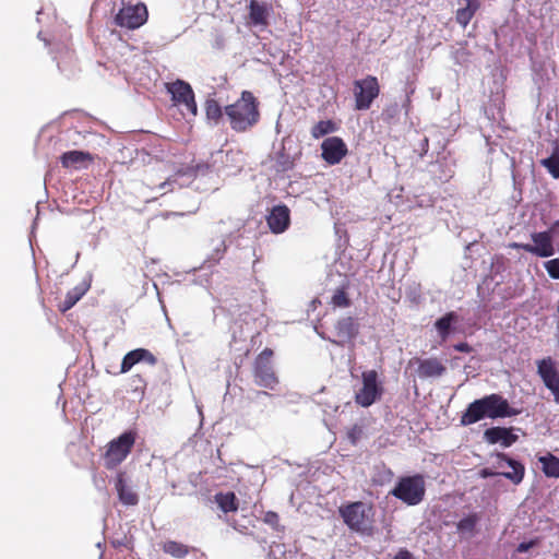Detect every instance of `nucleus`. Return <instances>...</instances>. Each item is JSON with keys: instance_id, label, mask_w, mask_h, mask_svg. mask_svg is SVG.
I'll list each match as a JSON object with an SVG mask.
<instances>
[{"instance_id": "4468645a", "label": "nucleus", "mask_w": 559, "mask_h": 559, "mask_svg": "<svg viewBox=\"0 0 559 559\" xmlns=\"http://www.w3.org/2000/svg\"><path fill=\"white\" fill-rule=\"evenodd\" d=\"M348 154V147L340 136H330L321 143V157L329 165H336Z\"/></svg>"}, {"instance_id": "6e6552de", "label": "nucleus", "mask_w": 559, "mask_h": 559, "mask_svg": "<svg viewBox=\"0 0 559 559\" xmlns=\"http://www.w3.org/2000/svg\"><path fill=\"white\" fill-rule=\"evenodd\" d=\"M380 94L379 81L373 75L354 82V97L356 110H368Z\"/></svg>"}, {"instance_id": "b1692460", "label": "nucleus", "mask_w": 559, "mask_h": 559, "mask_svg": "<svg viewBox=\"0 0 559 559\" xmlns=\"http://www.w3.org/2000/svg\"><path fill=\"white\" fill-rule=\"evenodd\" d=\"M87 290L88 286L85 283L76 285L67 293L64 300L58 305V309L63 313L70 310Z\"/></svg>"}, {"instance_id": "2eb2a0df", "label": "nucleus", "mask_w": 559, "mask_h": 559, "mask_svg": "<svg viewBox=\"0 0 559 559\" xmlns=\"http://www.w3.org/2000/svg\"><path fill=\"white\" fill-rule=\"evenodd\" d=\"M537 373L545 386L552 393L554 401L559 404V372L551 357L544 358L537 362Z\"/></svg>"}, {"instance_id": "39448f33", "label": "nucleus", "mask_w": 559, "mask_h": 559, "mask_svg": "<svg viewBox=\"0 0 559 559\" xmlns=\"http://www.w3.org/2000/svg\"><path fill=\"white\" fill-rule=\"evenodd\" d=\"M136 437L138 433L135 430H128L112 439L107 444V449L104 454L106 468H116L128 457L135 444Z\"/></svg>"}, {"instance_id": "c9c22d12", "label": "nucleus", "mask_w": 559, "mask_h": 559, "mask_svg": "<svg viewBox=\"0 0 559 559\" xmlns=\"http://www.w3.org/2000/svg\"><path fill=\"white\" fill-rule=\"evenodd\" d=\"M544 266L551 278L559 280V259L549 260Z\"/></svg>"}, {"instance_id": "f257e3e1", "label": "nucleus", "mask_w": 559, "mask_h": 559, "mask_svg": "<svg viewBox=\"0 0 559 559\" xmlns=\"http://www.w3.org/2000/svg\"><path fill=\"white\" fill-rule=\"evenodd\" d=\"M224 114L230 129L237 133H243L259 123L260 102L252 92L242 91L238 99L224 107Z\"/></svg>"}, {"instance_id": "f03ea898", "label": "nucleus", "mask_w": 559, "mask_h": 559, "mask_svg": "<svg viewBox=\"0 0 559 559\" xmlns=\"http://www.w3.org/2000/svg\"><path fill=\"white\" fill-rule=\"evenodd\" d=\"M518 414L519 411L512 408L507 399L500 394L492 393L468 404L460 418V423L462 426H469L484 418H504Z\"/></svg>"}, {"instance_id": "72a5a7b5", "label": "nucleus", "mask_w": 559, "mask_h": 559, "mask_svg": "<svg viewBox=\"0 0 559 559\" xmlns=\"http://www.w3.org/2000/svg\"><path fill=\"white\" fill-rule=\"evenodd\" d=\"M176 180H170L169 178L164 179L163 181L156 183L155 180L152 178V176L145 177V182L147 187L151 189L158 188L159 190H163L162 194L169 192L173 190V183Z\"/></svg>"}, {"instance_id": "a211bd4d", "label": "nucleus", "mask_w": 559, "mask_h": 559, "mask_svg": "<svg viewBox=\"0 0 559 559\" xmlns=\"http://www.w3.org/2000/svg\"><path fill=\"white\" fill-rule=\"evenodd\" d=\"M485 440L490 444L501 443L504 448L511 447L516 442L518 436L512 430L504 427H491L484 432Z\"/></svg>"}, {"instance_id": "a878e982", "label": "nucleus", "mask_w": 559, "mask_h": 559, "mask_svg": "<svg viewBox=\"0 0 559 559\" xmlns=\"http://www.w3.org/2000/svg\"><path fill=\"white\" fill-rule=\"evenodd\" d=\"M456 321V313L454 311H450L435 322V328L442 342H445L448 340V337L451 334L452 323Z\"/></svg>"}, {"instance_id": "9d476101", "label": "nucleus", "mask_w": 559, "mask_h": 559, "mask_svg": "<svg viewBox=\"0 0 559 559\" xmlns=\"http://www.w3.org/2000/svg\"><path fill=\"white\" fill-rule=\"evenodd\" d=\"M497 463L495 464V467L501 468L503 466V463H506L509 467H511V472H495L490 468H481L478 473V475L481 478H488L492 476H503L504 478L509 479L512 484L519 485L522 483L524 475H525V467L524 465L508 456L506 453L498 452L496 453Z\"/></svg>"}, {"instance_id": "c85d7f7f", "label": "nucleus", "mask_w": 559, "mask_h": 559, "mask_svg": "<svg viewBox=\"0 0 559 559\" xmlns=\"http://www.w3.org/2000/svg\"><path fill=\"white\" fill-rule=\"evenodd\" d=\"M204 110L206 119L212 121L214 124H218L223 118V115H225L224 109L214 98H207L205 100Z\"/></svg>"}, {"instance_id": "1a4fd4ad", "label": "nucleus", "mask_w": 559, "mask_h": 559, "mask_svg": "<svg viewBox=\"0 0 559 559\" xmlns=\"http://www.w3.org/2000/svg\"><path fill=\"white\" fill-rule=\"evenodd\" d=\"M147 17L148 12L144 3L132 4L122 2L121 9L115 16V23L123 28L136 29L146 23Z\"/></svg>"}, {"instance_id": "f704fd0d", "label": "nucleus", "mask_w": 559, "mask_h": 559, "mask_svg": "<svg viewBox=\"0 0 559 559\" xmlns=\"http://www.w3.org/2000/svg\"><path fill=\"white\" fill-rule=\"evenodd\" d=\"M399 112H400L399 105L396 103H393V104L386 106L382 110L381 118L384 122L391 123V121L394 120L399 116Z\"/></svg>"}, {"instance_id": "7c9ffc66", "label": "nucleus", "mask_w": 559, "mask_h": 559, "mask_svg": "<svg viewBox=\"0 0 559 559\" xmlns=\"http://www.w3.org/2000/svg\"><path fill=\"white\" fill-rule=\"evenodd\" d=\"M478 10V5L466 4L464 8L457 9L455 13V21L461 26L466 27Z\"/></svg>"}, {"instance_id": "ddd939ff", "label": "nucleus", "mask_w": 559, "mask_h": 559, "mask_svg": "<svg viewBox=\"0 0 559 559\" xmlns=\"http://www.w3.org/2000/svg\"><path fill=\"white\" fill-rule=\"evenodd\" d=\"M416 366V374L419 379L441 378L447 372V367L438 357H413L408 360V367Z\"/></svg>"}, {"instance_id": "a19ab883", "label": "nucleus", "mask_w": 559, "mask_h": 559, "mask_svg": "<svg viewBox=\"0 0 559 559\" xmlns=\"http://www.w3.org/2000/svg\"><path fill=\"white\" fill-rule=\"evenodd\" d=\"M453 348L461 353H471L473 348L466 342L457 343L453 346Z\"/></svg>"}, {"instance_id": "a18cd8bd", "label": "nucleus", "mask_w": 559, "mask_h": 559, "mask_svg": "<svg viewBox=\"0 0 559 559\" xmlns=\"http://www.w3.org/2000/svg\"><path fill=\"white\" fill-rule=\"evenodd\" d=\"M134 385H135V390L141 389V384H139L138 382H134Z\"/></svg>"}, {"instance_id": "4c0bfd02", "label": "nucleus", "mask_w": 559, "mask_h": 559, "mask_svg": "<svg viewBox=\"0 0 559 559\" xmlns=\"http://www.w3.org/2000/svg\"><path fill=\"white\" fill-rule=\"evenodd\" d=\"M264 523L269 524L273 528L277 530L280 526V516L274 511H267L263 518Z\"/></svg>"}, {"instance_id": "393cba45", "label": "nucleus", "mask_w": 559, "mask_h": 559, "mask_svg": "<svg viewBox=\"0 0 559 559\" xmlns=\"http://www.w3.org/2000/svg\"><path fill=\"white\" fill-rule=\"evenodd\" d=\"M162 550L176 558V559H183L186 558L194 548L189 547L188 545H185L180 542L176 540H166L162 545Z\"/></svg>"}, {"instance_id": "f3484780", "label": "nucleus", "mask_w": 559, "mask_h": 559, "mask_svg": "<svg viewBox=\"0 0 559 559\" xmlns=\"http://www.w3.org/2000/svg\"><path fill=\"white\" fill-rule=\"evenodd\" d=\"M141 361H144L151 366H154L157 362V358L148 349H145V348L133 349V350L127 353L124 355V357L122 358L120 372L121 373L128 372L129 370H131V368L134 365H136Z\"/></svg>"}, {"instance_id": "2f4dec72", "label": "nucleus", "mask_w": 559, "mask_h": 559, "mask_svg": "<svg viewBox=\"0 0 559 559\" xmlns=\"http://www.w3.org/2000/svg\"><path fill=\"white\" fill-rule=\"evenodd\" d=\"M479 521V516L477 513L468 514L467 516L461 519L457 524L456 528L460 533L464 534H473L476 530V525Z\"/></svg>"}, {"instance_id": "ea45409f", "label": "nucleus", "mask_w": 559, "mask_h": 559, "mask_svg": "<svg viewBox=\"0 0 559 559\" xmlns=\"http://www.w3.org/2000/svg\"><path fill=\"white\" fill-rule=\"evenodd\" d=\"M394 559H415L413 554L406 548H401L394 556Z\"/></svg>"}, {"instance_id": "e433bc0d", "label": "nucleus", "mask_w": 559, "mask_h": 559, "mask_svg": "<svg viewBox=\"0 0 559 559\" xmlns=\"http://www.w3.org/2000/svg\"><path fill=\"white\" fill-rule=\"evenodd\" d=\"M362 436V428L359 425H354L347 430V439L355 445Z\"/></svg>"}, {"instance_id": "c756f323", "label": "nucleus", "mask_w": 559, "mask_h": 559, "mask_svg": "<svg viewBox=\"0 0 559 559\" xmlns=\"http://www.w3.org/2000/svg\"><path fill=\"white\" fill-rule=\"evenodd\" d=\"M543 466V472L547 477L559 478V457L548 453L539 457Z\"/></svg>"}, {"instance_id": "0eeeda50", "label": "nucleus", "mask_w": 559, "mask_h": 559, "mask_svg": "<svg viewBox=\"0 0 559 559\" xmlns=\"http://www.w3.org/2000/svg\"><path fill=\"white\" fill-rule=\"evenodd\" d=\"M273 355V350L266 347L255 357L253 362V378L255 384L270 390H274L278 383L272 364Z\"/></svg>"}, {"instance_id": "79ce46f5", "label": "nucleus", "mask_w": 559, "mask_h": 559, "mask_svg": "<svg viewBox=\"0 0 559 559\" xmlns=\"http://www.w3.org/2000/svg\"><path fill=\"white\" fill-rule=\"evenodd\" d=\"M132 382H138L139 384H141V391L143 392L145 383H144L143 378L140 374L133 376L132 377Z\"/></svg>"}, {"instance_id": "473e14b6", "label": "nucleus", "mask_w": 559, "mask_h": 559, "mask_svg": "<svg viewBox=\"0 0 559 559\" xmlns=\"http://www.w3.org/2000/svg\"><path fill=\"white\" fill-rule=\"evenodd\" d=\"M334 307L347 308L350 306V299L345 290V288H337L332 296L331 300Z\"/></svg>"}, {"instance_id": "cd10ccee", "label": "nucleus", "mask_w": 559, "mask_h": 559, "mask_svg": "<svg viewBox=\"0 0 559 559\" xmlns=\"http://www.w3.org/2000/svg\"><path fill=\"white\" fill-rule=\"evenodd\" d=\"M338 130V126L333 120H320L310 130L311 136L316 140L323 138L328 134L334 133Z\"/></svg>"}, {"instance_id": "aec40b11", "label": "nucleus", "mask_w": 559, "mask_h": 559, "mask_svg": "<svg viewBox=\"0 0 559 559\" xmlns=\"http://www.w3.org/2000/svg\"><path fill=\"white\" fill-rule=\"evenodd\" d=\"M116 490L121 503L126 506H135L139 502V496L127 485L124 473H118L115 483Z\"/></svg>"}, {"instance_id": "58836bf2", "label": "nucleus", "mask_w": 559, "mask_h": 559, "mask_svg": "<svg viewBox=\"0 0 559 559\" xmlns=\"http://www.w3.org/2000/svg\"><path fill=\"white\" fill-rule=\"evenodd\" d=\"M536 545V540L523 542L520 543L516 547V552L523 554L528 551L532 547Z\"/></svg>"}, {"instance_id": "5701e85b", "label": "nucleus", "mask_w": 559, "mask_h": 559, "mask_svg": "<svg viewBox=\"0 0 559 559\" xmlns=\"http://www.w3.org/2000/svg\"><path fill=\"white\" fill-rule=\"evenodd\" d=\"M214 502L224 514L234 513L239 508V500L233 491L215 493Z\"/></svg>"}, {"instance_id": "20e7f679", "label": "nucleus", "mask_w": 559, "mask_h": 559, "mask_svg": "<svg viewBox=\"0 0 559 559\" xmlns=\"http://www.w3.org/2000/svg\"><path fill=\"white\" fill-rule=\"evenodd\" d=\"M390 495L407 506L421 503L426 496L425 476L423 474H415L400 477Z\"/></svg>"}, {"instance_id": "dca6fc26", "label": "nucleus", "mask_w": 559, "mask_h": 559, "mask_svg": "<svg viewBox=\"0 0 559 559\" xmlns=\"http://www.w3.org/2000/svg\"><path fill=\"white\" fill-rule=\"evenodd\" d=\"M266 223L273 234L284 233L290 225V211L287 205L273 206L266 216Z\"/></svg>"}, {"instance_id": "423d86ee", "label": "nucleus", "mask_w": 559, "mask_h": 559, "mask_svg": "<svg viewBox=\"0 0 559 559\" xmlns=\"http://www.w3.org/2000/svg\"><path fill=\"white\" fill-rule=\"evenodd\" d=\"M384 393V386L379 380L377 370H366L361 372V386L355 392V403L364 408L370 407L380 401Z\"/></svg>"}, {"instance_id": "f8f14e48", "label": "nucleus", "mask_w": 559, "mask_h": 559, "mask_svg": "<svg viewBox=\"0 0 559 559\" xmlns=\"http://www.w3.org/2000/svg\"><path fill=\"white\" fill-rule=\"evenodd\" d=\"M533 245L511 242L510 248L522 249L540 258H548L555 254L552 238L548 231L532 234Z\"/></svg>"}, {"instance_id": "412c9836", "label": "nucleus", "mask_w": 559, "mask_h": 559, "mask_svg": "<svg viewBox=\"0 0 559 559\" xmlns=\"http://www.w3.org/2000/svg\"><path fill=\"white\" fill-rule=\"evenodd\" d=\"M335 333L340 342L350 341L358 334V324L352 317L342 318L335 324Z\"/></svg>"}, {"instance_id": "7ed1b4c3", "label": "nucleus", "mask_w": 559, "mask_h": 559, "mask_svg": "<svg viewBox=\"0 0 559 559\" xmlns=\"http://www.w3.org/2000/svg\"><path fill=\"white\" fill-rule=\"evenodd\" d=\"M338 514L347 528L362 537L376 533V510L371 502L352 501L338 508Z\"/></svg>"}, {"instance_id": "6ab92c4d", "label": "nucleus", "mask_w": 559, "mask_h": 559, "mask_svg": "<svg viewBox=\"0 0 559 559\" xmlns=\"http://www.w3.org/2000/svg\"><path fill=\"white\" fill-rule=\"evenodd\" d=\"M93 156L88 152L83 151H69L60 156V162L64 168H75L86 166L87 163L93 160Z\"/></svg>"}, {"instance_id": "c03bdc74", "label": "nucleus", "mask_w": 559, "mask_h": 559, "mask_svg": "<svg viewBox=\"0 0 559 559\" xmlns=\"http://www.w3.org/2000/svg\"><path fill=\"white\" fill-rule=\"evenodd\" d=\"M258 394H259V395H269V393H267V392H265V391L258 392Z\"/></svg>"}, {"instance_id": "bb28decb", "label": "nucleus", "mask_w": 559, "mask_h": 559, "mask_svg": "<svg viewBox=\"0 0 559 559\" xmlns=\"http://www.w3.org/2000/svg\"><path fill=\"white\" fill-rule=\"evenodd\" d=\"M540 165L547 169L554 179H559V141L554 142L551 155L540 159Z\"/></svg>"}, {"instance_id": "4be33fe9", "label": "nucleus", "mask_w": 559, "mask_h": 559, "mask_svg": "<svg viewBox=\"0 0 559 559\" xmlns=\"http://www.w3.org/2000/svg\"><path fill=\"white\" fill-rule=\"evenodd\" d=\"M248 9L249 19L253 25L266 26L269 24L270 7L266 3L250 0Z\"/></svg>"}, {"instance_id": "37998d69", "label": "nucleus", "mask_w": 559, "mask_h": 559, "mask_svg": "<svg viewBox=\"0 0 559 559\" xmlns=\"http://www.w3.org/2000/svg\"><path fill=\"white\" fill-rule=\"evenodd\" d=\"M467 3L466 4H475V5H478V8H480V2L479 0H466Z\"/></svg>"}, {"instance_id": "9b49d317", "label": "nucleus", "mask_w": 559, "mask_h": 559, "mask_svg": "<svg viewBox=\"0 0 559 559\" xmlns=\"http://www.w3.org/2000/svg\"><path fill=\"white\" fill-rule=\"evenodd\" d=\"M166 90L171 94V100L175 105L185 106L186 110L192 116L198 114V105L194 97V92L191 85L182 80L167 83Z\"/></svg>"}]
</instances>
